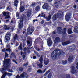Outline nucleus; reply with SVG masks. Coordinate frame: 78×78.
<instances>
[{"mask_svg":"<svg viewBox=\"0 0 78 78\" xmlns=\"http://www.w3.org/2000/svg\"><path fill=\"white\" fill-rule=\"evenodd\" d=\"M10 18V16L7 15L6 16V17H5V19H9Z\"/></svg>","mask_w":78,"mask_h":78,"instance_id":"4c0bfd02","label":"nucleus"},{"mask_svg":"<svg viewBox=\"0 0 78 78\" xmlns=\"http://www.w3.org/2000/svg\"><path fill=\"white\" fill-rule=\"evenodd\" d=\"M24 73H23L21 74L20 75L21 77H22L23 78H24V77L25 76V75H24Z\"/></svg>","mask_w":78,"mask_h":78,"instance_id":"c9c22d12","label":"nucleus"},{"mask_svg":"<svg viewBox=\"0 0 78 78\" xmlns=\"http://www.w3.org/2000/svg\"><path fill=\"white\" fill-rule=\"evenodd\" d=\"M54 2H55L54 3V5H55V7H56V8H59V7L61 6L62 5V3H58V2H57H57L55 1V0ZM55 3H56L55 4Z\"/></svg>","mask_w":78,"mask_h":78,"instance_id":"ddd939ff","label":"nucleus"},{"mask_svg":"<svg viewBox=\"0 0 78 78\" xmlns=\"http://www.w3.org/2000/svg\"><path fill=\"white\" fill-rule=\"evenodd\" d=\"M32 69L31 68H29L28 69V70H29V71H30V70H31Z\"/></svg>","mask_w":78,"mask_h":78,"instance_id":"e2e57ef3","label":"nucleus"},{"mask_svg":"<svg viewBox=\"0 0 78 78\" xmlns=\"http://www.w3.org/2000/svg\"><path fill=\"white\" fill-rule=\"evenodd\" d=\"M25 55H23L22 56V57H23V60H25Z\"/></svg>","mask_w":78,"mask_h":78,"instance_id":"49530a36","label":"nucleus"},{"mask_svg":"<svg viewBox=\"0 0 78 78\" xmlns=\"http://www.w3.org/2000/svg\"><path fill=\"white\" fill-rule=\"evenodd\" d=\"M63 16V12L59 11L58 12L57 14H55L53 16L52 19L53 20H56L58 19V17L59 19H61Z\"/></svg>","mask_w":78,"mask_h":78,"instance_id":"7ed1b4c3","label":"nucleus"},{"mask_svg":"<svg viewBox=\"0 0 78 78\" xmlns=\"http://www.w3.org/2000/svg\"><path fill=\"white\" fill-rule=\"evenodd\" d=\"M3 66L4 68H1L0 70L2 72V73L3 75L2 76L1 78H5L6 76L7 75L8 76H10L12 75V73H9L6 72V71L9 68L10 66V59H6L4 60V61Z\"/></svg>","mask_w":78,"mask_h":78,"instance_id":"f257e3e1","label":"nucleus"},{"mask_svg":"<svg viewBox=\"0 0 78 78\" xmlns=\"http://www.w3.org/2000/svg\"><path fill=\"white\" fill-rule=\"evenodd\" d=\"M47 25V22H46L43 24V27H45Z\"/></svg>","mask_w":78,"mask_h":78,"instance_id":"a18cd8bd","label":"nucleus"},{"mask_svg":"<svg viewBox=\"0 0 78 78\" xmlns=\"http://www.w3.org/2000/svg\"><path fill=\"white\" fill-rule=\"evenodd\" d=\"M35 8L36 11H39V9H40L39 7V6H37Z\"/></svg>","mask_w":78,"mask_h":78,"instance_id":"79ce46f5","label":"nucleus"},{"mask_svg":"<svg viewBox=\"0 0 78 78\" xmlns=\"http://www.w3.org/2000/svg\"><path fill=\"white\" fill-rule=\"evenodd\" d=\"M41 17H44L47 21H50L51 20V14H49L48 17H45V14H44V15H41Z\"/></svg>","mask_w":78,"mask_h":78,"instance_id":"6e6552de","label":"nucleus"},{"mask_svg":"<svg viewBox=\"0 0 78 78\" xmlns=\"http://www.w3.org/2000/svg\"><path fill=\"white\" fill-rule=\"evenodd\" d=\"M48 4L47 3H45L42 6V8L44 9H47L48 8Z\"/></svg>","mask_w":78,"mask_h":78,"instance_id":"4468645a","label":"nucleus"},{"mask_svg":"<svg viewBox=\"0 0 78 78\" xmlns=\"http://www.w3.org/2000/svg\"><path fill=\"white\" fill-rule=\"evenodd\" d=\"M62 53H64V52L62 51L61 50L56 49L52 52L51 57L53 60H55L57 58L58 56H59L61 55Z\"/></svg>","mask_w":78,"mask_h":78,"instance_id":"f03ea898","label":"nucleus"},{"mask_svg":"<svg viewBox=\"0 0 78 78\" xmlns=\"http://www.w3.org/2000/svg\"><path fill=\"white\" fill-rule=\"evenodd\" d=\"M9 28H10L9 27H7L6 30H9Z\"/></svg>","mask_w":78,"mask_h":78,"instance_id":"69168bd1","label":"nucleus"},{"mask_svg":"<svg viewBox=\"0 0 78 78\" xmlns=\"http://www.w3.org/2000/svg\"><path fill=\"white\" fill-rule=\"evenodd\" d=\"M4 29H5V30H6V28H7V25H4Z\"/></svg>","mask_w":78,"mask_h":78,"instance_id":"8fccbe9b","label":"nucleus"},{"mask_svg":"<svg viewBox=\"0 0 78 78\" xmlns=\"http://www.w3.org/2000/svg\"><path fill=\"white\" fill-rule=\"evenodd\" d=\"M72 70L71 71V73L73 74H75L76 73L77 70H75V67L74 66H72L71 67Z\"/></svg>","mask_w":78,"mask_h":78,"instance_id":"2eb2a0df","label":"nucleus"},{"mask_svg":"<svg viewBox=\"0 0 78 78\" xmlns=\"http://www.w3.org/2000/svg\"><path fill=\"white\" fill-rule=\"evenodd\" d=\"M33 59H36V56H34L33 57Z\"/></svg>","mask_w":78,"mask_h":78,"instance_id":"680f3d73","label":"nucleus"},{"mask_svg":"<svg viewBox=\"0 0 78 78\" xmlns=\"http://www.w3.org/2000/svg\"><path fill=\"white\" fill-rule=\"evenodd\" d=\"M28 63H24L23 66H28Z\"/></svg>","mask_w":78,"mask_h":78,"instance_id":"603ef678","label":"nucleus"},{"mask_svg":"<svg viewBox=\"0 0 78 78\" xmlns=\"http://www.w3.org/2000/svg\"><path fill=\"white\" fill-rule=\"evenodd\" d=\"M73 33V32H72V28H69L68 29V34H72Z\"/></svg>","mask_w":78,"mask_h":78,"instance_id":"412c9836","label":"nucleus"},{"mask_svg":"<svg viewBox=\"0 0 78 78\" xmlns=\"http://www.w3.org/2000/svg\"><path fill=\"white\" fill-rule=\"evenodd\" d=\"M5 56L4 57V59H5V58H6V57H8V54L7 53L5 52Z\"/></svg>","mask_w":78,"mask_h":78,"instance_id":"a19ab883","label":"nucleus"},{"mask_svg":"<svg viewBox=\"0 0 78 78\" xmlns=\"http://www.w3.org/2000/svg\"><path fill=\"white\" fill-rule=\"evenodd\" d=\"M39 61L40 62V63L39 64H37V66L38 67H39V68L41 69V68H42V67H43V57L42 56H41L39 59Z\"/></svg>","mask_w":78,"mask_h":78,"instance_id":"39448f33","label":"nucleus"},{"mask_svg":"<svg viewBox=\"0 0 78 78\" xmlns=\"http://www.w3.org/2000/svg\"><path fill=\"white\" fill-rule=\"evenodd\" d=\"M16 39H18V35H17V34H15L14 37H13V40L14 41H15Z\"/></svg>","mask_w":78,"mask_h":78,"instance_id":"cd10ccee","label":"nucleus"},{"mask_svg":"<svg viewBox=\"0 0 78 78\" xmlns=\"http://www.w3.org/2000/svg\"><path fill=\"white\" fill-rule=\"evenodd\" d=\"M35 5H36V3L35 2H33L32 3V6H35Z\"/></svg>","mask_w":78,"mask_h":78,"instance_id":"09e8293b","label":"nucleus"},{"mask_svg":"<svg viewBox=\"0 0 78 78\" xmlns=\"http://www.w3.org/2000/svg\"><path fill=\"white\" fill-rule=\"evenodd\" d=\"M9 72H12V70L11 69H9L8 70Z\"/></svg>","mask_w":78,"mask_h":78,"instance_id":"de8ad7c7","label":"nucleus"},{"mask_svg":"<svg viewBox=\"0 0 78 78\" xmlns=\"http://www.w3.org/2000/svg\"><path fill=\"white\" fill-rule=\"evenodd\" d=\"M62 62L63 65H65V64H67V60H66L65 61L63 60Z\"/></svg>","mask_w":78,"mask_h":78,"instance_id":"c756f323","label":"nucleus"},{"mask_svg":"<svg viewBox=\"0 0 78 78\" xmlns=\"http://www.w3.org/2000/svg\"><path fill=\"white\" fill-rule=\"evenodd\" d=\"M13 62H15V64H18L17 62V61H16V60H13Z\"/></svg>","mask_w":78,"mask_h":78,"instance_id":"5fc2aeb1","label":"nucleus"},{"mask_svg":"<svg viewBox=\"0 0 78 78\" xmlns=\"http://www.w3.org/2000/svg\"><path fill=\"white\" fill-rule=\"evenodd\" d=\"M19 71H20L21 72H22L23 70V68L20 67L19 69Z\"/></svg>","mask_w":78,"mask_h":78,"instance_id":"72a5a7b5","label":"nucleus"},{"mask_svg":"<svg viewBox=\"0 0 78 78\" xmlns=\"http://www.w3.org/2000/svg\"><path fill=\"white\" fill-rule=\"evenodd\" d=\"M44 63L46 66L49 63V59H45L44 60Z\"/></svg>","mask_w":78,"mask_h":78,"instance_id":"aec40b11","label":"nucleus"},{"mask_svg":"<svg viewBox=\"0 0 78 78\" xmlns=\"http://www.w3.org/2000/svg\"><path fill=\"white\" fill-rule=\"evenodd\" d=\"M56 33H57V32L55 31H53L52 32V34H56Z\"/></svg>","mask_w":78,"mask_h":78,"instance_id":"3c124183","label":"nucleus"},{"mask_svg":"<svg viewBox=\"0 0 78 78\" xmlns=\"http://www.w3.org/2000/svg\"><path fill=\"white\" fill-rule=\"evenodd\" d=\"M70 75L69 74H66V78H70Z\"/></svg>","mask_w":78,"mask_h":78,"instance_id":"473e14b6","label":"nucleus"},{"mask_svg":"<svg viewBox=\"0 0 78 78\" xmlns=\"http://www.w3.org/2000/svg\"><path fill=\"white\" fill-rule=\"evenodd\" d=\"M73 8L74 9H76V5H75L73 6Z\"/></svg>","mask_w":78,"mask_h":78,"instance_id":"bf43d9fd","label":"nucleus"},{"mask_svg":"<svg viewBox=\"0 0 78 78\" xmlns=\"http://www.w3.org/2000/svg\"><path fill=\"white\" fill-rule=\"evenodd\" d=\"M52 76V74L51 73H49L47 76L48 78H51Z\"/></svg>","mask_w":78,"mask_h":78,"instance_id":"2f4dec72","label":"nucleus"},{"mask_svg":"<svg viewBox=\"0 0 78 78\" xmlns=\"http://www.w3.org/2000/svg\"><path fill=\"white\" fill-rule=\"evenodd\" d=\"M31 15V10H29L28 11L27 13V16L28 17H30Z\"/></svg>","mask_w":78,"mask_h":78,"instance_id":"4be33fe9","label":"nucleus"},{"mask_svg":"<svg viewBox=\"0 0 78 78\" xmlns=\"http://www.w3.org/2000/svg\"><path fill=\"white\" fill-rule=\"evenodd\" d=\"M26 16L24 14H22L20 17L21 20L19 26L20 29H21L23 26V20H26Z\"/></svg>","mask_w":78,"mask_h":78,"instance_id":"20e7f679","label":"nucleus"},{"mask_svg":"<svg viewBox=\"0 0 78 78\" xmlns=\"http://www.w3.org/2000/svg\"><path fill=\"white\" fill-rule=\"evenodd\" d=\"M41 50H44V48H43V45L41 46Z\"/></svg>","mask_w":78,"mask_h":78,"instance_id":"052dcab7","label":"nucleus"},{"mask_svg":"<svg viewBox=\"0 0 78 78\" xmlns=\"http://www.w3.org/2000/svg\"><path fill=\"white\" fill-rule=\"evenodd\" d=\"M50 70H51V69H49L45 73V75H47V74H48L49 72H50Z\"/></svg>","mask_w":78,"mask_h":78,"instance_id":"ea45409f","label":"nucleus"},{"mask_svg":"<svg viewBox=\"0 0 78 78\" xmlns=\"http://www.w3.org/2000/svg\"><path fill=\"white\" fill-rule=\"evenodd\" d=\"M72 55V54L68 53L66 55L67 56H69L68 58V61L69 62H72L73 61V56L70 55Z\"/></svg>","mask_w":78,"mask_h":78,"instance_id":"423d86ee","label":"nucleus"},{"mask_svg":"<svg viewBox=\"0 0 78 78\" xmlns=\"http://www.w3.org/2000/svg\"><path fill=\"white\" fill-rule=\"evenodd\" d=\"M67 33V30L66 28H64L63 29V31L62 32V33L64 34H66Z\"/></svg>","mask_w":78,"mask_h":78,"instance_id":"c85d7f7f","label":"nucleus"},{"mask_svg":"<svg viewBox=\"0 0 78 78\" xmlns=\"http://www.w3.org/2000/svg\"><path fill=\"white\" fill-rule=\"evenodd\" d=\"M16 78H21L20 76L19 75H17L16 76Z\"/></svg>","mask_w":78,"mask_h":78,"instance_id":"13d9d810","label":"nucleus"},{"mask_svg":"<svg viewBox=\"0 0 78 78\" xmlns=\"http://www.w3.org/2000/svg\"><path fill=\"white\" fill-rule=\"evenodd\" d=\"M13 56L15 57V58H16V55H15V54L13 52H12L10 55V58H12Z\"/></svg>","mask_w":78,"mask_h":78,"instance_id":"a878e982","label":"nucleus"},{"mask_svg":"<svg viewBox=\"0 0 78 78\" xmlns=\"http://www.w3.org/2000/svg\"><path fill=\"white\" fill-rule=\"evenodd\" d=\"M48 23H49V24H50V25L51 24V21H49V22H48Z\"/></svg>","mask_w":78,"mask_h":78,"instance_id":"774afa93","label":"nucleus"},{"mask_svg":"<svg viewBox=\"0 0 78 78\" xmlns=\"http://www.w3.org/2000/svg\"><path fill=\"white\" fill-rule=\"evenodd\" d=\"M6 10L7 11H10L11 9L9 8V7L8 6L6 7Z\"/></svg>","mask_w":78,"mask_h":78,"instance_id":"37998d69","label":"nucleus"},{"mask_svg":"<svg viewBox=\"0 0 78 78\" xmlns=\"http://www.w3.org/2000/svg\"><path fill=\"white\" fill-rule=\"evenodd\" d=\"M37 72L39 73H42V70L41 69L38 70L37 71Z\"/></svg>","mask_w":78,"mask_h":78,"instance_id":"58836bf2","label":"nucleus"},{"mask_svg":"<svg viewBox=\"0 0 78 78\" xmlns=\"http://www.w3.org/2000/svg\"><path fill=\"white\" fill-rule=\"evenodd\" d=\"M19 3V2L17 0H15L14 2V5L16 6V7H17V5Z\"/></svg>","mask_w":78,"mask_h":78,"instance_id":"b1692460","label":"nucleus"},{"mask_svg":"<svg viewBox=\"0 0 78 78\" xmlns=\"http://www.w3.org/2000/svg\"><path fill=\"white\" fill-rule=\"evenodd\" d=\"M46 69L45 68L44 69L43 71V72H45L46 71Z\"/></svg>","mask_w":78,"mask_h":78,"instance_id":"338daca9","label":"nucleus"},{"mask_svg":"<svg viewBox=\"0 0 78 78\" xmlns=\"http://www.w3.org/2000/svg\"><path fill=\"white\" fill-rule=\"evenodd\" d=\"M57 32L58 33V34H61L62 33V29H61V27H58L57 30Z\"/></svg>","mask_w":78,"mask_h":78,"instance_id":"f3484780","label":"nucleus"},{"mask_svg":"<svg viewBox=\"0 0 78 78\" xmlns=\"http://www.w3.org/2000/svg\"><path fill=\"white\" fill-rule=\"evenodd\" d=\"M20 12H23L24 11H25V8H24V7L23 6H21L20 7Z\"/></svg>","mask_w":78,"mask_h":78,"instance_id":"5701e85b","label":"nucleus"},{"mask_svg":"<svg viewBox=\"0 0 78 78\" xmlns=\"http://www.w3.org/2000/svg\"><path fill=\"white\" fill-rule=\"evenodd\" d=\"M9 51V53H11V49L10 48L7 49L6 50V48H4L2 50V52H6V51Z\"/></svg>","mask_w":78,"mask_h":78,"instance_id":"6ab92c4d","label":"nucleus"},{"mask_svg":"<svg viewBox=\"0 0 78 78\" xmlns=\"http://www.w3.org/2000/svg\"><path fill=\"white\" fill-rule=\"evenodd\" d=\"M44 22H45V21H44V20H42L41 22V24L43 25V24H44Z\"/></svg>","mask_w":78,"mask_h":78,"instance_id":"864d4df0","label":"nucleus"},{"mask_svg":"<svg viewBox=\"0 0 78 78\" xmlns=\"http://www.w3.org/2000/svg\"><path fill=\"white\" fill-rule=\"evenodd\" d=\"M73 34L69 35V37H70V38H71V39H72V37H73Z\"/></svg>","mask_w":78,"mask_h":78,"instance_id":"4d7b16f0","label":"nucleus"},{"mask_svg":"<svg viewBox=\"0 0 78 78\" xmlns=\"http://www.w3.org/2000/svg\"><path fill=\"white\" fill-rule=\"evenodd\" d=\"M33 31H34L33 28L31 27L30 29L28 28L27 30V33L28 34L31 35L32 34V32Z\"/></svg>","mask_w":78,"mask_h":78,"instance_id":"f8f14e48","label":"nucleus"},{"mask_svg":"<svg viewBox=\"0 0 78 78\" xmlns=\"http://www.w3.org/2000/svg\"><path fill=\"white\" fill-rule=\"evenodd\" d=\"M61 41V38L58 37H56L55 39V41H54L55 44H56V43H59Z\"/></svg>","mask_w":78,"mask_h":78,"instance_id":"dca6fc26","label":"nucleus"},{"mask_svg":"<svg viewBox=\"0 0 78 78\" xmlns=\"http://www.w3.org/2000/svg\"><path fill=\"white\" fill-rule=\"evenodd\" d=\"M16 16L17 17H18V18H19V17H20V15H19V12H17L16 13Z\"/></svg>","mask_w":78,"mask_h":78,"instance_id":"f704fd0d","label":"nucleus"},{"mask_svg":"<svg viewBox=\"0 0 78 78\" xmlns=\"http://www.w3.org/2000/svg\"><path fill=\"white\" fill-rule=\"evenodd\" d=\"M11 33L10 32H8L6 34L5 37V40L7 41H8L10 40V38H11Z\"/></svg>","mask_w":78,"mask_h":78,"instance_id":"0eeeda50","label":"nucleus"},{"mask_svg":"<svg viewBox=\"0 0 78 78\" xmlns=\"http://www.w3.org/2000/svg\"><path fill=\"white\" fill-rule=\"evenodd\" d=\"M22 44H20V46L18 47V50H21V51L23 50V49L22 48Z\"/></svg>","mask_w":78,"mask_h":78,"instance_id":"7c9ffc66","label":"nucleus"},{"mask_svg":"<svg viewBox=\"0 0 78 78\" xmlns=\"http://www.w3.org/2000/svg\"><path fill=\"white\" fill-rule=\"evenodd\" d=\"M27 44H28V45L30 44V41H27Z\"/></svg>","mask_w":78,"mask_h":78,"instance_id":"6e6d98bb","label":"nucleus"},{"mask_svg":"<svg viewBox=\"0 0 78 78\" xmlns=\"http://www.w3.org/2000/svg\"><path fill=\"white\" fill-rule=\"evenodd\" d=\"M18 45H19V43H18V42H17L16 43V47H17Z\"/></svg>","mask_w":78,"mask_h":78,"instance_id":"0e129e2a","label":"nucleus"},{"mask_svg":"<svg viewBox=\"0 0 78 78\" xmlns=\"http://www.w3.org/2000/svg\"><path fill=\"white\" fill-rule=\"evenodd\" d=\"M47 43L48 46H51L52 45V44H53V42L51 39H49L47 41Z\"/></svg>","mask_w":78,"mask_h":78,"instance_id":"a211bd4d","label":"nucleus"},{"mask_svg":"<svg viewBox=\"0 0 78 78\" xmlns=\"http://www.w3.org/2000/svg\"><path fill=\"white\" fill-rule=\"evenodd\" d=\"M74 31L75 33H78V26L75 27L74 29Z\"/></svg>","mask_w":78,"mask_h":78,"instance_id":"bb28decb","label":"nucleus"},{"mask_svg":"<svg viewBox=\"0 0 78 78\" xmlns=\"http://www.w3.org/2000/svg\"><path fill=\"white\" fill-rule=\"evenodd\" d=\"M3 15L4 16L6 17V16H8V15H9V12H3Z\"/></svg>","mask_w":78,"mask_h":78,"instance_id":"393cba45","label":"nucleus"},{"mask_svg":"<svg viewBox=\"0 0 78 78\" xmlns=\"http://www.w3.org/2000/svg\"><path fill=\"white\" fill-rule=\"evenodd\" d=\"M70 43H71L70 40H69L66 41L65 42H62V45H63V46H66V45H67L70 44Z\"/></svg>","mask_w":78,"mask_h":78,"instance_id":"9b49d317","label":"nucleus"},{"mask_svg":"<svg viewBox=\"0 0 78 78\" xmlns=\"http://www.w3.org/2000/svg\"><path fill=\"white\" fill-rule=\"evenodd\" d=\"M75 48H76V46L74 44H73L72 45L70 46L69 49V52H73V51L75 50Z\"/></svg>","mask_w":78,"mask_h":78,"instance_id":"1a4fd4ad","label":"nucleus"},{"mask_svg":"<svg viewBox=\"0 0 78 78\" xmlns=\"http://www.w3.org/2000/svg\"><path fill=\"white\" fill-rule=\"evenodd\" d=\"M36 35H39V31H36Z\"/></svg>","mask_w":78,"mask_h":78,"instance_id":"c03bdc74","label":"nucleus"},{"mask_svg":"<svg viewBox=\"0 0 78 78\" xmlns=\"http://www.w3.org/2000/svg\"><path fill=\"white\" fill-rule=\"evenodd\" d=\"M72 17V16L71 15V13H69L67 14L65 16V19L66 21H69L70 18Z\"/></svg>","mask_w":78,"mask_h":78,"instance_id":"9d476101","label":"nucleus"},{"mask_svg":"<svg viewBox=\"0 0 78 78\" xmlns=\"http://www.w3.org/2000/svg\"><path fill=\"white\" fill-rule=\"evenodd\" d=\"M35 53L36 54L37 56V57H38V58L40 57V55H39V53L37 52H35Z\"/></svg>","mask_w":78,"mask_h":78,"instance_id":"e433bc0d","label":"nucleus"}]
</instances>
